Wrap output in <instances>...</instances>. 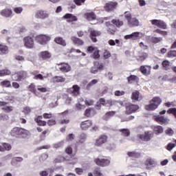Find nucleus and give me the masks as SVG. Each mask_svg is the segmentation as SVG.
<instances>
[{
	"mask_svg": "<svg viewBox=\"0 0 176 176\" xmlns=\"http://www.w3.org/2000/svg\"><path fill=\"white\" fill-rule=\"evenodd\" d=\"M154 32L160 34V35H163V36H166L168 34V32L166 31L160 30V29H156L155 30H154Z\"/></svg>",
	"mask_w": 176,
	"mask_h": 176,
	"instance_id": "58",
	"label": "nucleus"
},
{
	"mask_svg": "<svg viewBox=\"0 0 176 176\" xmlns=\"http://www.w3.org/2000/svg\"><path fill=\"white\" fill-rule=\"evenodd\" d=\"M12 72H10L8 69H4L0 70V77L3 76H8L9 75H11Z\"/></svg>",
	"mask_w": 176,
	"mask_h": 176,
	"instance_id": "39",
	"label": "nucleus"
},
{
	"mask_svg": "<svg viewBox=\"0 0 176 176\" xmlns=\"http://www.w3.org/2000/svg\"><path fill=\"white\" fill-rule=\"evenodd\" d=\"M93 173L94 176H104V174L101 173V168L100 167L95 168Z\"/></svg>",
	"mask_w": 176,
	"mask_h": 176,
	"instance_id": "47",
	"label": "nucleus"
},
{
	"mask_svg": "<svg viewBox=\"0 0 176 176\" xmlns=\"http://www.w3.org/2000/svg\"><path fill=\"white\" fill-rule=\"evenodd\" d=\"M154 120L159 124H168L170 120L163 116L157 115L154 117Z\"/></svg>",
	"mask_w": 176,
	"mask_h": 176,
	"instance_id": "13",
	"label": "nucleus"
},
{
	"mask_svg": "<svg viewBox=\"0 0 176 176\" xmlns=\"http://www.w3.org/2000/svg\"><path fill=\"white\" fill-rule=\"evenodd\" d=\"M73 2L77 6H82V5H85V2H86V0H73Z\"/></svg>",
	"mask_w": 176,
	"mask_h": 176,
	"instance_id": "55",
	"label": "nucleus"
},
{
	"mask_svg": "<svg viewBox=\"0 0 176 176\" xmlns=\"http://www.w3.org/2000/svg\"><path fill=\"white\" fill-rule=\"evenodd\" d=\"M5 120H9V116L6 114H0V122Z\"/></svg>",
	"mask_w": 176,
	"mask_h": 176,
	"instance_id": "64",
	"label": "nucleus"
},
{
	"mask_svg": "<svg viewBox=\"0 0 176 176\" xmlns=\"http://www.w3.org/2000/svg\"><path fill=\"white\" fill-rule=\"evenodd\" d=\"M94 163L100 167H108L111 164V158H95L94 160Z\"/></svg>",
	"mask_w": 176,
	"mask_h": 176,
	"instance_id": "4",
	"label": "nucleus"
},
{
	"mask_svg": "<svg viewBox=\"0 0 176 176\" xmlns=\"http://www.w3.org/2000/svg\"><path fill=\"white\" fill-rule=\"evenodd\" d=\"M162 69H164V71H169V69H170L171 65L169 60H163L162 63Z\"/></svg>",
	"mask_w": 176,
	"mask_h": 176,
	"instance_id": "33",
	"label": "nucleus"
},
{
	"mask_svg": "<svg viewBox=\"0 0 176 176\" xmlns=\"http://www.w3.org/2000/svg\"><path fill=\"white\" fill-rule=\"evenodd\" d=\"M13 10L16 14H21V13L23 12L22 7H15L13 8Z\"/></svg>",
	"mask_w": 176,
	"mask_h": 176,
	"instance_id": "56",
	"label": "nucleus"
},
{
	"mask_svg": "<svg viewBox=\"0 0 176 176\" xmlns=\"http://www.w3.org/2000/svg\"><path fill=\"white\" fill-rule=\"evenodd\" d=\"M116 115V111H108L107 112L104 116H103V120H109L112 116H115Z\"/></svg>",
	"mask_w": 176,
	"mask_h": 176,
	"instance_id": "35",
	"label": "nucleus"
},
{
	"mask_svg": "<svg viewBox=\"0 0 176 176\" xmlns=\"http://www.w3.org/2000/svg\"><path fill=\"white\" fill-rule=\"evenodd\" d=\"M38 57L40 60L47 61V60H50V58H52V54L49 52V51H43L38 54Z\"/></svg>",
	"mask_w": 176,
	"mask_h": 176,
	"instance_id": "19",
	"label": "nucleus"
},
{
	"mask_svg": "<svg viewBox=\"0 0 176 176\" xmlns=\"http://www.w3.org/2000/svg\"><path fill=\"white\" fill-rule=\"evenodd\" d=\"M152 25H155L158 28H161L162 30H167V25L164 21L159 19H153L151 21Z\"/></svg>",
	"mask_w": 176,
	"mask_h": 176,
	"instance_id": "11",
	"label": "nucleus"
},
{
	"mask_svg": "<svg viewBox=\"0 0 176 176\" xmlns=\"http://www.w3.org/2000/svg\"><path fill=\"white\" fill-rule=\"evenodd\" d=\"M2 146L4 149V152L6 151H10L12 149V145H10L9 143L3 142L2 143Z\"/></svg>",
	"mask_w": 176,
	"mask_h": 176,
	"instance_id": "52",
	"label": "nucleus"
},
{
	"mask_svg": "<svg viewBox=\"0 0 176 176\" xmlns=\"http://www.w3.org/2000/svg\"><path fill=\"white\" fill-rule=\"evenodd\" d=\"M47 157H49V155H47V153H43L41 155L39 160L40 162H45V160H46Z\"/></svg>",
	"mask_w": 176,
	"mask_h": 176,
	"instance_id": "61",
	"label": "nucleus"
},
{
	"mask_svg": "<svg viewBox=\"0 0 176 176\" xmlns=\"http://www.w3.org/2000/svg\"><path fill=\"white\" fill-rule=\"evenodd\" d=\"M0 85L2 86V87H12V83L10 82V80H4L0 82Z\"/></svg>",
	"mask_w": 176,
	"mask_h": 176,
	"instance_id": "41",
	"label": "nucleus"
},
{
	"mask_svg": "<svg viewBox=\"0 0 176 176\" xmlns=\"http://www.w3.org/2000/svg\"><path fill=\"white\" fill-rule=\"evenodd\" d=\"M12 72H10L8 69H4L0 70V77L3 76H8L9 75H11Z\"/></svg>",
	"mask_w": 176,
	"mask_h": 176,
	"instance_id": "40",
	"label": "nucleus"
},
{
	"mask_svg": "<svg viewBox=\"0 0 176 176\" xmlns=\"http://www.w3.org/2000/svg\"><path fill=\"white\" fill-rule=\"evenodd\" d=\"M52 80H53V82H57V83L63 82H65V78H63V76H56L53 77Z\"/></svg>",
	"mask_w": 176,
	"mask_h": 176,
	"instance_id": "45",
	"label": "nucleus"
},
{
	"mask_svg": "<svg viewBox=\"0 0 176 176\" xmlns=\"http://www.w3.org/2000/svg\"><path fill=\"white\" fill-rule=\"evenodd\" d=\"M63 19L67 20V23H74L78 20V17L72 14L67 13L63 16Z\"/></svg>",
	"mask_w": 176,
	"mask_h": 176,
	"instance_id": "27",
	"label": "nucleus"
},
{
	"mask_svg": "<svg viewBox=\"0 0 176 176\" xmlns=\"http://www.w3.org/2000/svg\"><path fill=\"white\" fill-rule=\"evenodd\" d=\"M167 113L172 114L176 119V108H170L167 110Z\"/></svg>",
	"mask_w": 176,
	"mask_h": 176,
	"instance_id": "57",
	"label": "nucleus"
},
{
	"mask_svg": "<svg viewBox=\"0 0 176 176\" xmlns=\"http://www.w3.org/2000/svg\"><path fill=\"white\" fill-rule=\"evenodd\" d=\"M103 57L104 58H109V57H111V52L107 50H104L103 52Z\"/></svg>",
	"mask_w": 176,
	"mask_h": 176,
	"instance_id": "63",
	"label": "nucleus"
},
{
	"mask_svg": "<svg viewBox=\"0 0 176 176\" xmlns=\"http://www.w3.org/2000/svg\"><path fill=\"white\" fill-rule=\"evenodd\" d=\"M124 18L126 19V20L127 21V23H129V21H131V13H130V12L126 11L124 13Z\"/></svg>",
	"mask_w": 176,
	"mask_h": 176,
	"instance_id": "54",
	"label": "nucleus"
},
{
	"mask_svg": "<svg viewBox=\"0 0 176 176\" xmlns=\"http://www.w3.org/2000/svg\"><path fill=\"white\" fill-rule=\"evenodd\" d=\"M107 104L108 107H119V105L123 107V101L122 100L109 99L107 100Z\"/></svg>",
	"mask_w": 176,
	"mask_h": 176,
	"instance_id": "23",
	"label": "nucleus"
},
{
	"mask_svg": "<svg viewBox=\"0 0 176 176\" xmlns=\"http://www.w3.org/2000/svg\"><path fill=\"white\" fill-rule=\"evenodd\" d=\"M0 14L6 19H9L13 17V10H12V8H5L0 12Z\"/></svg>",
	"mask_w": 176,
	"mask_h": 176,
	"instance_id": "17",
	"label": "nucleus"
},
{
	"mask_svg": "<svg viewBox=\"0 0 176 176\" xmlns=\"http://www.w3.org/2000/svg\"><path fill=\"white\" fill-rule=\"evenodd\" d=\"M149 102V104H146L144 106V109L146 111H155V109H157L159 105L162 104V98L159 96H155L153 97Z\"/></svg>",
	"mask_w": 176,
	"mask_h": 176,
	"instance_id": "2",
	"label": "nucleus"
},
{
	"mask_svg": "<svg viewBox=\"0 0 176 176\" xmlns=\"http://www.w3.org/2000/svg\"><path fill=\"white\" fill-rule=\"evenodd\" d=\"M10 134L12 137H16V138H27L30 135V131L24 128L15 126L12 129Z\"/></svg>",
	"mask_w": 176,
	"mask_h": 176,
	"instance_id": "1",
	"label": "nucleus"
},
{
	"mask_svg": "<svg viewBox=\"0 0 176 176\" xmlns=\"http://www.w3.org/2000/svg\"><path fill=\"white\" fill-rule=\"evenodd\" d=\"M8 102L5 101H0V107H1L2 111L6 112V113H10L13 112L14 107L12 106H6Z\"/></svg>",
	"mask_w": 176,
	"mask_h": 176,
	"instance_id": "14",
	"label": "nucleus"
},
{
	"mask_svg": "<svg viewBox=\"0 0 176 176\" xmlns=\"http://www.w3.org/2000/svg\"><path fill=\"white\" fill-rule=\"evenodd\" d=\"M58 69L61 71V72H69L71 71V66L68 63H57Z\"/></svg>",
	"mask_w": 176,
	"mask_h": 176,
	"instance_id": "18",
	"label": "nucleus"
},
{
	"mask_svg": "<svg viewBox=\"0 0 176 176\" xmlns=\"http://www.w3.org/2000/svg\"><path fill=\"white\" fill-rule=\"evenodd\" d=\"M24 45L28 49H32L34 46V38L28 36L23 38Z\"/></svg>",
	"mask_w": 176,
	"mask_h": 176,
	"instance_id": "16",
	"label": "nucleus"
},
{
	"mask_svg": "<svg viewBox=\"0 0 176 176\" xmlns=\"http://www.w3.org/2000/svg\"><path fill=\"white\" fill-rule=\"evenodd\" d=\"M152 67L149 65H142L140 67V72L142 73L145 76H148V75H151V70Z\"/></svg>",
	"mask_w": 176,
	"mask_h": 176,
	"instance_id": "22",
	"label": "nucleus"
},
{
	"mask_svg": "<svg viewBox=\"0 0 176 176\" xmlns=\"http://www.w3.org/2000/svg\"><path fill=\"white\" fill-rule=\"evenodd\" d=\"M107 142H108V135L105 134L100 135L97 139H96L94 146L101 147L104 144H107Z\"/></svg>",
	"mask_w": 176,
	"mask_h": 176,
	"instance_id": "8",
	"label": "nucleus"
},
{
	"mask_svg": "<svg viewBox=\"0 0 176 176\" xmlns=\"http://www.w3.org/2000/svg\"><path fill=\"white\" fill-rule=\"evenodd\" d=\"M138 138L140 140V141H144L147 142L148 141H151L152 138H153V132L151 131H146L144 134L138 135Z\"/></svg>",
	"mask_w": 176,
	"mask_h": 176,
	"instance_id": "6",
	"label": "nucleus"
},
{
	"mask_svg": "<svg viewBox=\"0 0 176 176\" xmlns=\"http://www.w3.org/2000/svg\"><path fill=\"white\" fill-rule=\"evenodd\" d=\"M167 57L169 58H173V57H176V50H170L168 52Z\"/></svg>",
	"mask_w": 176,
	"mask_h": 176,
	"instance_id": "53",
	"label": "nucleus"
},
{
	"mask_svg": "<svg viewBox=\"0 0 176 176\" xmlns=\"http://www.w3.org/2000/svg\"><path fill=\"white\" fill-rule=\"evenodd\" d=\"M93 126V122L91 120H87L81 122L80 126L81 130L86 131Z\"/></svg>",
	"mask_w": 176,
	"mask_h": 176,
	"instance_id": "21",
	"label": "nucleus"
},
{
	"mask_svg": "<svg viewBox=\"0 0 176 176\" xmlns=\"http://www.w3.org/2000/svg\"><path fill=\"white\" fill-rule=\"evenodd\" d=\"M84 17L87 20V21H93L97 20V15L94 12H87L84 14Z\"/></svg>",
	"mask_w": 176,
	"mask_h": 176,
	"instance_id": "26",
	"label": "nucleus"
},
{
	"mask_svg": "<svg viewBox=\"0 0 176 176\" xmlns=\"http://www.w3.org/2000/svg\"><path fill=\"white\" fill-rule=\"evenodd\" d=\"M49 17V14L47 11L43 10H38L35 13V18L40 19L41 20H45Z\"/></svg>",
	"mask_w": 176,
	"mask_h": 176,
	"instance_id": "12",
	"label": "nucleus"
},
{
	"mask_svg": "<svg viewBox=\"0 0 176 176\" xmlns=\"http://www.w3.org/2000/svg\"><path fill=\"white\" fill-rule=\"evenodd\" d=\"M104 69V64L96 62L94 66L91 68V74H97L98 71H102Z\"/></svg>",
	"mask_w": 176,
	"mask_h": 176,
	"instance_id": "20",
	"label": "nucleus"
},
{
	"mask_svg": "<svg viewBox=\"0 0 176 176\" xmlns=\"http://www.w3.org/2000/svg\"><path fill=\"white\" fill-rule=\"evenodd\" d=\"M131 99L133 100V101H141L142 98L140 97V91H135L133 92L131 95Z\"/></svg>",
	"mask_w": 176,
	"mask_h": 176,
	"instance_id": "36",
	"label": "nucleus"
},
{
	"mask_svg": "<svg viewBox=\"0 0 176 176\" xmlns=\"http://www.w3.org/2000/svg\"><path fill=\"white\" fill-rule=\"evenodd\" d=\"M120 133H122V135L124 137H129L130 135V131L126 129H119Z\"/></svg>",
	"mask_w": 176,
	"mask_h": 176,
	"instance_id": "48",
	"label": "nucleus"
},
{
	"mask_svg": "<svg viewBox=\"0 0 176 176\" xmlns=\"http://www.w3.org/2000/svg\"><path fill=\"white\" fill-rule=\"evenodd\" d=\"M101 105L103 107H108V100H106L104 98H100L96 102L95 108L96 109H101Z\"/></svg>",
	"mask_w": 176,
	"mask_h": 176,
	"instance_id": "25",
	"label": "nucleus"
},
{
	"mask_svg": "<svg viewBox=\"0 0 176 176\" xmlns=\"http://www.w3.org/2000/svg\"><path fill=\"white\" fill-rule=\"evenodd\" d=\"M54 42L58 45H61V46H67V42L65 40L63 39L62 37H56L54 38Z\"/></svg>",
	"mask_w": 176,
	"mask_h": 176,
	"instance_id": "37",
	"label": "nucleus"
},
{
	"mask_svg": "<svg viewBox=\"0 0 176 176\" xmlns=\"http://www.w3.org/2000/svg\"><path fill=\"white\" fill-rule=\"evenodd\" d=\"M69 123V118L65 117L58 120L59 124H68Z\"/></svg>",
	"mask_w": 176,
	"mask_h": 176,
	"instance_id": "50",
	"label": "nucleus"
},
{
	"mask_svg": "<svg viewBox=\"0 0 176 176\" xmlns=\"http://www.w3.org/2000/svg\"><path fill=\"white\" fill-rule=\"evenodd\" d=\"M150 41L151 43H160V42H162L163 41V38L151 36Z\"/></svg>",
	"mask_w": 176,
	"mask_h": 176,
	"instance_id": "43",
	"label": "nucleus"
},
{
	"mask_svg": "<svg viewBox=\"0 0 176 176\" xmlns=\"http://www.w3.org/2000/svg\"><path fill=\"white\" fill-rule=\"evenodd\" d=\"M80 87L78 85H74L72 87L67 89V93L71 94L73 97H77V96H79V94H80Z\"/></svg>",
	"mask_w": 176,
	"mask_h": 176,
	"instance_id": "10",
	"label": "nucleus"
},
{
	"mask_svg": "<svg viewBox=\"0 0 176 176\" xmlns=\"http://www.w3.org/2000/svg\"><path fill=\"white\" fill-rule=\"evenodd\" d=\"M89 38L94 43H96V42H98L97 37L101 36V35L102 34V32H101V31L96 30L94 29H90L89 30Z\"/></svg>",
	"mask_w": 176,
	"mask_h": 176,
	"instance_id": "9",
	"label": "nucleus"
},
{
	"mask_svg": "<svg viewBox=\"0 0 176 176\" xmlns=\"http://www.w3.org/2000/svg\"><path fill=\"white\" fill-rule=\"evenodd\" d=\"M127 155L129 157H133L135 159H137L141 156V154L140 153H137L135 151H131V152H128Z\"/></svg>",
	"mask_w": 176,
	"mask_h": 176,
	"instance_id": "44",
	"label": "nucleus"
},
{
	"mask_svg": "<svg viewBox=\"0 0 176 176\" xmlns=\"http://www.w3.org/2000/svg\"><path fill=\"white\" fill-rule=\"evenodd\" d=\"M116 8H118V2L116 1H110L107 3L104 6V10L106 12H113Z\"/></svg>",
	"mask_w": 176,
	"mask_h": 176,
	"instance_id": "15",
	"label": "nucleus"
},
{
	"mask_svg": "<svg viewBox=\"0 0 176 176\" xmlns=\"http://www.w3.org/2000/svg\"><path fill=\"white\" fill-rule=\"evenodd\" d=\"M125 114L126 115H131V113H134L137 112L138 109H140V106L138 104H133L131 103H126L125 104Z\"/></svg>",
	"mask_w": 176,
	"mask_h": 176,
	"instance_id": "5",
	"label": "nucleus"
},
{
	"mask_svg": "<svg viewBox=\"0 0 176 176\" xmlns=\"http://www.w3.org/2000/svg\"><path fill=\"white\" fill-rule=\"evenodd\" d=\"M71 40L73 43L77 45V46H83V45H85V41L76 36H72Z\"/></svg>",
	"mask_w": 176,
	"mask_h": 176,
	"instance_id": "29",
	"label": "nucleus"
},
{
	"mask_svg": "<svg viewBox=\"0 0 176 176\" xmlns=\"http://www.w3.org/2000/svg\"><path fill=\"white\" fill-rule=\"evenodd\" d=\"M32 111L31 107H25L23 108V113L24 115H30V113Z\"/></svg>",
	"mask_w": 176,
	"mask_h": 176,
	"instance_id": "59",
	"label": "nucleus"
},
{
	"mask_svg": "<svg viewBox=\"0 0 176 176\" xmlns=\"http://www.w3.org/2000/svg\"><path fill=\"white\" fill-rule=\"evenodd\" d=\"M86 138H87V135H86V133H81L80 135V142L81 143L85 142Z\"/></svg>",
	"mask_w": 176,
	"mask_h": 176,
	"instance_id": "62",
	"label": "nucleus"
},
{
	"mask_svg": "<svg viewBox=\"0 0 176 176\" xmlns=\"http://www.w3.org/2000/svg\"><path fill=\"white\" fill-rule=\"evenodd\" d=\"M116 31H118V29L114 25L110 28H107V32L108 34H110V35H115V34H116Z\"/></svg>",
	"mask_w": 176,
	"mask_h": 176,
	"instance_id": "42",
	"label": "nucleus"
},
{
	"mask_svg": "<svg viewBox=\"0 0 176 176\" xmlns=\"http://www.w3.org/2000/svg\"><path fill=\"white\" fill-rule=\"evenodd\" d=\"M126 79L129 85H131L132 83H134V82H138V80H140L138 76L135 75H130L126 78Z\"/></svg>",
	"mask_w": 176,
	"mask_h": 176,
	"instance_id": "32",
	"label": "nucleus"
},
{
	"mask_svg": "<svg viewBox=\"0 0 176 176\" xmlns=\"http://www.w3.org/2000/svg\"><path fill=\"white\" fill-rule=\"evenodd\" d=\"M50 39H52V38L46 34H39L35 38L36 42L40 43V45H47Z\"/></svg>",
	"mask_w": 176,
	"mask_h": 176,
	"instance_id": "7",
	"label": "nucleus"
},
{
	"mask_svg": "<svg viewBox=\"0 0 176 176\" xmlns=\"http://www.w3.org/2000/svg\"><path fill=\"white\" fill-rule=\"evenodd\" d=\"M29 91H31V93H33V94H36V87L34 84H30L28 87Z\"/></svg>",
	"mask_w": 176,
	"mask_h": 176,
	"instance_id": "51",
	"label": "nucleus"
},
{
	"mask_svg": "<svg viewBox=\"0 0 176 176\" xmlns=\"http://www.w3.org/2000/svg\"><path fill=\"white\" fill-rule=\"evenodd\" d=\"M145 164L147 167H149V166H155V164H156V162H155V160L152 158H148L145 162Z\"/></svg>",
	"mask_w": 176,
	"mask_h": 176,
	"instance_id": "46",
	"label": "nucleus"
},
{
	"mask_svg": "<svg viewBox=\"0 0 176 176\" xmlns=\"http://www.w3.org/2000/svg\"><path fill=\"white\" fill-rule=\"evenodd\" d=\"M93 58L96 60L97 58H100V50H95L93 54Z\"/></svg>",
	"mask_w": 176,
	"mask_h": 176,
	"instance_id": "60",
	"label": "nucleus"
},
{
	"mask_svg": "<svg viewBox=\"0 0 176 176\" xmlns=\"http://www.w3.org/2000/svg\"><path fill=\"white\" fill-rule=\"evenodd\" d=\"M153 131L154 134H155V135H159V134H163V126L160 125L155 126L153 129Z\"/></svg>",
	"mask_w": 176,
	"mask_h": 176,
	"instance_id": "30",
	"label": "nucleus"
},
{
	"mask_svg": "<svg viewBox=\"0 0 176 176\" xmlns=\"http://www.w3.org/2000/svg\"><path fill=\"white\" fill-rule=\"evenodd\" d=\"M148 55L146 52H139L138 55L135 56V58L138 63H144L146 58H148Z\"/></svg>",
	"mask_w": 176,
	"mask_h": 176,
	"instance_id": "24",
	"label": "nucleus"
},
{
	"mask_svg": "<svg viewBox=\"0 0 176 176\" xmlns=\"http://www.w3.org/2000/svg\"><path fill=\"white\" fill-rule=\"evenodd\" d=\"M128 25H129L130 27H138V25H140V21L135 17L132 18L128 21Z\"/></svg>",
	"mask_w": 176,
	"mask_h": 176,
	"instance_id": "31",
	"label": "nucleus"
},
{
	"mask_svg": "<svg viewBox=\"0 0 176 176\" xmlns=\"http://www.w3.org/2000/svg\"><path fill=\"white\" fill-rule=\"evenodd\" d=\"M27 78H28V73L24 70L15 72L12 75V79L16 82H21V80H24Z\"/></svg>",
	"mask_w": 176,
	"mask_h": 176,
	"instance_id": "3",
	"label": "nucleus"
},
{
	"mask_svg": "<svg viewBox=\"0 0 176 176\" xmlns=\"http://www.w3.org/2000/svg\"><path fill=\"white\" fill-rule=\"evenodd\" d=\"M140 38V32H135L132 33L131 34H128L124 36V39H132V41H137Z\"/></svg>",
	"mask_w": 176,
	"mask_h": 176,
	"instance_id": "28",
	"label": "nucleus"
},
{
	"mask_svg": "<svg viewBox=\"0 0 176 176\" xmlns=\"http://www.w3.org/2000/svg\"><path fill=\"white\" fill-rule=\"evenodd\" d=\"M98 83V80L94 79L91 82H89L87 85V89L89 90L90 88L93 87L95 85H97Z\"/></svg>",
	"mask_w": 176,
	"mask_h": 176,
	"instance_id": "49",
	"label": "nucleus"
},
{
	"mask_svg": "<svg viewBox=\"0 0 176 176\" xmlns=\"http://www.w3.org/2000/svg\"><path fill=\"white\" fill-rule=\"evenodd\" d=\"M8 52L9 48L8 47V46L0 44V54H8Z\"/></svg>",
	"mask_w": 176,
	"mask_h": 176,
	"instance_id": "38",
	"label": "nucleus"
},
{
	"mask_svg": "<svg viewBox=\"0 0 176 176\" xmlns=\"http://www.w3.org/2000/svg\"><path fill=\"white\" fill-rule=\"evenodd\" d=\"M111 23L113 25H115L117 28H120L124 24L123 21H120V19H112Z\"/></svg>",
	"mask_w": 176,
	"mask_h": 176,
	"instance_id": "34",
	"label": "nucleus"
}]
</instances>
